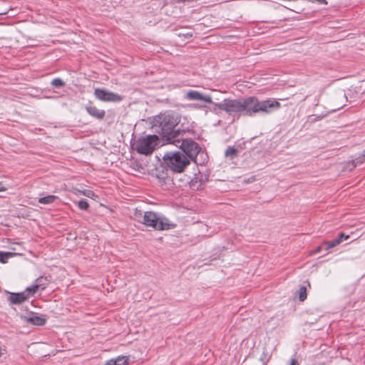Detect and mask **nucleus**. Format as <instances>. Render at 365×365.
<instances>
[{
    "instance_id": "2eb2a0df",
    "label": "nucleus",
    "mask_w": 365,
    "mask_h": 365,
    "mask_svg": "<svg viewBox=\"0 0 365 365\" xmlns=\"http://www.w3.org/2000/svg\"><path fill=\"white\" fill-rule=\"evenodd\" d=\"M16 253L0 252V262L6 263L9 258L13 257Z\"/></svg>"
},
{
    "instance_id": "f03ea898",
    "label": "nucleus",
    "mask_w": 365,
    "mask_h": 365,
    "mask_svg": "<svg viewBox=\"0 0 365 365\" xmlns=\"http://www.w3.org/2000/svg\"><path fill=\"white\" fill-rule=\"evenodd\" d=\"M158 124V133L163 140L168 143H173L182 133V130L177 128L180 123V117L175 113H165L159 115L155 119Z\"/></svg>"
},
{
    "instance_id": "9b49d317",
    "label": "nucleus",
    "mask_w": 365,
    "mask_h": 365,
    "mask_svg": "<svg viewBox=\"0 0 365 365\" xmlns=\"http://www.w3.org/2000/svg\"><path fill=\"white\" fill-rule=\"evenodd\" d=\"M26 322H30L34 325L42 326L46 323V319L42 316L33 315L27 317Z\"/></svg>"
},
{
    "instance_id": "f3484780",
    "label": "nucleus",
    "mask_w": 365,
    "mask_h": 365,
    "mask_svg": "<svg viewBox=\"0 0 365 365\" xmlns=\"http://www.w3.org/2000/svg\"><path fill=\"white\" fill-rule=\"evenodd\" d=\"M340 243H341L340 239H339L338 237L331 241H327L324 243V245L326 246L324 249L326 250H328L331 248L336 247V245H339Z\"/></svg>"
},
{
    "instance_id": "aec40b11",
    "label": "nucleus",
    "mask_w": 365,
    "mask_h": 365,
    "mask_svg": "<svg viewBox=\"0 0 365 365\" xmlns=\"http://www.w3.org/2000/svg\"><path fill=\"white\" fill-rule=\"evenodd\" d=\"M307 298V289L305 287H301L299 289V299L301 302H303Z\"/></svg>"
},
{
    "instance_id": "9d476101",
    "label": "nucleus",
    "mask_w": 365,
    "mask_h": 365,
    "mask_svg": "<svg viewBox=\"0 0 365 365\" xmlns=\"http://www.w3.org/2000/svg\"><path fill=\"white\" fill-rule=\"evenodd\" d=\"M86 110L90 115L98 120H102L106 115L104 110L98 109L94 106H88L86 107Z\"/></svg>"
},
{
    "instance_id": "a211bd4d",
    "label": "nucleus",
    "mask_w": 365,
    "mask_h": 365,
    "mask_svg": "<svg viewBox=\"0 0 365 365\" xmlns=\"http://www.w3.org/2000/svg\"><path fill=\"white\" fill-rule=\"evenodd\" d=\"M364 160H365V150L364 151V153L361 156H359L357 158H356L355 160H352L353 166L356 167L359 165H361L364 162Z\"/></svg>"
},
{
    "instance_id": "ddd939ff",
    "label": "nucleus",
    "mask_w": 365,
    "mask_h": 365,
    "mask_svg": "<svg viewBox=\"0 0 365 365\" xmlns=\"http://www.w3.org/2000/svg\"><path fill=\"white\" fill-rule=\"evenodd\" d=\"M57 198L58 197L56 195H48L40 197L38 201L41 204L49 205L52 204Z\"/></svg>"
},
{
    "instance_id": "39448f33",
    "label": "nucleus",
    "mask_w": 365,
    "mask_h": 365,
    "mask_svg": "<svg viewBox=\"0 0 365 365\" xmlns=\"http://www.w3.org/2000/svg\"><path fill=\"white\" fill-rule=\"evenodd\" d=\"M158 137L156 135H147L138 138L133 144L134 149L140 154H151L158 144Z\"/></svg>"
},
{
    "instance_id": "b1692460",
    "label": "nucleus",
    "mask_w": 365,
    "mask_h": 365,
    "mask_svg": "<svg viewBox=\"0 0 365 365\" xmlns=\"http://www.w3.org/2000/svg\"><path fill=\"white\" fill-rule=\"evenodd\" d=\"M103 365H116V361L113 359H110Z\"/></svg>"
},
{
    "instance_id": "423d86ee",
    "label": "nucleus",
    "mask_w": 365,
    "mask_h": 365,
    "mask_svg": "<svg viewBox=\"0 0 365 365\" xmlns=\"http://www.w3.org/2000/svg\"><path fill=\"white\" fill-rule=\"evenodd\" d=\"M173 144L180 148L182 153L190 159V162L195 161L196 157L201 150L198 144L191 139L182 140L178 138L177 140H174Z\"/></svg>"
},
{
    "instance_id": "1a4fd4ad",
    "label": "nucleus",
    "mask_w": 365,
    "mask_h": 365,
    "mask_svg": "<svg viewBox=\"0 0 365 365\" xmlns=\"http://www.w3.org/2000/svg\"><path fill=\"white\" fill-rule=\"evenodd\" d=\"M185 98L190 101H200L212 103V98L209 95H203L197 91H189L185 94Z\"/></svg>"
},
{
    "instance_id": "393cba45",
    "label": "nucleus",
    "mask_w": 365,
    "mask_h": 365,
    "mask_svg": "<svg viewBox=\"0 0 365 365\" xmlns=\"http://www.w3.org/2000/svg\"><path fill=\"white\" fill-rule=\"evenodd\" d=\"M290 365H298L297 361L296 359H292Z\"/></svg>"
},
{
    "instance_id": "412c9836",
    "label": "nucleus",
    "mask_w": 365,
    "mask_h": 365,
    "mask_svg": "<svg viewBox=\"0 0 365 365\" xmlns=\"http://www.w3.org/2000/svg\"><path fill=\"white\" fill-rule=\"evenodd\" d=\"M51 85L56 88H61L65 85V83L61 78H54L51 81Z\"/></svg>"
},
{
    "instance_id": "4468645a",
    "label": "nucleus",
    "mask_w": 365,
    "mask_h": 365,
    "mask_svg": "<svg viewBox=\"0 0 365 365\" xmlns=\"http://www.w3.org/2000/svg\"><path fill=\"white\" fill-rule=\"evenodd\" d=\"M238 150L234 147H228L225 150V155L227 158L232 160L237 156Z\"/></svg>"
},
{
    "instance_id": "f8f14e48",
    "label": "nucleus",
    "mask_w": 365,
    "mask_h": 365,
    "mask_svg": "<svg viewBox=\"0 0 365 365\" xmlns=\"http://www.w3.org/2000/svg\"><path fill=\"white\" fill-rule=\"evenodd\" d=\"M189 185L190 188H192L194 190H197L201 188L202 182V180L199 179L198 177L195 176L190 180V181L189 182Z\"/></svg>"
},
{
    "instance_id": "5701e85b",
    "label": "nucleus",
    "mask_w": 365,
    "mask_h": 365,
    "mask_svg": "<svg viewBox=\"0 0 365 365\" xmlns=\"http://www.w3.org/2000/svg\"><path fill=\"white\" fill-rule=\"evenodd\" d=\"M338 238L340 239V241L341 242L344 240H347L349 238V235H344V233H340L338 236Z\"/></svg>"
},
{
    "instance_id": "f257e3e1",
    "label": "nucleus",
    "mask_w": 365,
    "mask_h": 365,
    "mask_svg": "<svg viewBox=\"0 0 365 365\" xmlns=\"http://www.w3.org/2000/svg\"><path fill=\"white\" fill-rule=\"evenodd\" d=\"M213 105V111L218 108L230 115L240 113L248 116H252L257 113L269 114L281 107L280 103L275 99L259 101L254 96L237 99L226 98L222 102Z\"/></svg>"
},
{
    "instance_id": "4be33fe9",
    "label": "nucleus",
    "mask_w": 365,
    "mask_h": 365,
    "mask_svg": "<svg viewBox=\"0 0 365 365\" xmlns=\"http://www.w3.org/2000/svg\"><path fill=\"white\" fill-rule=\"evenodd\" d=\"M78 207L83 210H87L89 207L88 202L85 200H81L80 201H78Z\"/></svg>"
},
{
    "instance_id": "20e7f679",
    "label": "nucleus",
    "mask_w": 365,
    "mask_h": 365,
    "mask_svg": "<svg viewBox=\"0 0 365 365\" xmlns=\"http://www.w3.org/2000/svg\"><path fill=\"white\" fill-rule=\"evenodd\" d=\"M166 166L174 173H182L190 163V159L181 151L168 152L163 157Z\"/></svg>"
},
{
    "instance_id": "7ed1b4c3",
    "label": "nucleus",
    "mask_w": 365,
    "mask_h": 365,
    "mask_svg": "<svg viewBox=\"0 0 365 365\" xmlns=\"http://www.w3.org/2000/svg\"><path fill=\"white\" fill-rule=\"evenodd\" d=\"M134 215L136 220L156 230H167L175 227L166 217L154 212H145L143 214L136 210Z\"/></svg>"
},
{
    "instance_id": "6ab92c4d",
    "label": "nucleus",
    "mask_w": 365,
    "mask_h": 365,
    "mask_svg": "<svg viewBox=\"0 0 365 365\" xmlns=\"http://www.w3.org/2000/svg\"><path fill=\"white\" fill-rule=\"evenodd\" d=\"M115 361H116V365H127L128 364V358L124 356H119L115 358Z\"/></svg>"
},
{
    "instance_id": "bb28decb",
    "label": "nucleus",
    "mask_w": 365,
    "mask_h": 365,
    "mask_svg": "<svg viewBox=\"0 0 365 365\" xmlns=\"http://www.w3.org/2000/svg\"><path fill=\"white\" fill-rule=\"evenodd\" d=\"M267 360H268V359H265V360H264V359H262V361H264V364L265 363V361H267Z\"/></svg>"
},
{
    "instance_id": "dca6fc26",
    "label": "nucleus",
    "mask_w": 365,
    "mask_h": 365,
    "mask_svg": "<svg viewBox=\"0 0 365 365\" xmlns=\"http://www.w3.org/2000/svg\"><path fill=\"white\" fill-rule=\"evenodd\" d=\"M73 192L76 195H77L78 193H81V194L83 195L84 196L89 197V198H93L96 196V194L94 193V192L91 190H85L81 191L80 190L76 189Z\"/></svg>"
},
{
    "instance_id": "a878e982",
    "label": "nucleus",
    "mask_w": 365,
    "mask_h": 365,
    "mask_svg": "<svg viewBox=\"0 0 365 365\" xmlns=\"http://www.w3.org/2000/svg\"><path fill=\"white\" fill-rule=\"evenodd\" d=\"M6 188L0 183V191H5Z\"/></svg>"
},
{
    "instance_id": "6e6552de",
    "label": "nucleus",
    "mask_w": 365,
    "mask_h": 365,
    "mask_svg": "<svg viewBox=\"0 0 365 365\" xmlns=\"http://www.w3.org/2000/svg\"><path fill=\"white\" fill-rule=\"evenodd\" d=\"M94 96L99 101L105 102H119L123 99L118 93L108 91L103 88H96Z\"/></svg>"
},
{
    "instance_id": "0eeeda50",
    "label": "nucleus",
    "mask_w": 365,
    "mask_h": 365,
    "mask_svg": "<svg viewBox=\"0 0 365 365\" xmlns=\"http://www.w3.org/2000/svg\"><path fill=\"white\" fill-rule=\"evenodd\" d=\"M41 280L42 278L38 279L36 281L38 283L31 287H27L25 291L22 292L11 294L9 298L11 303L19 304L25 302L30 296L34 295L38 288L41 287V289H44L45 286L41 287V284L39 283Z\"/></svg>"
}]
</instances>
